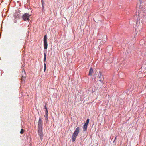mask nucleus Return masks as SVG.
Listing matches in <instances>:
<instances>
[{"label":"nucleus","mask_w":146,"mask_h":146,"mask_svg":"<svg viewBox=\"0 0 146 146\" xmlns=\"http://www.w3.org/2000/svg\"><path fill=\"white\" fill-rule=\"evenodd\" d=\"M79 131L80 128L79 127H78L75 129L72 136V139L73 142H74L75 141L76 137L78 135Z\"/></svg>","instance_id":"f257e3e1"},{"label":"nucleus","mask_w":146,"mask_h":146,"mask_svg":"<svg viewBox=\"0 0 146 146\" xmlns=\"http://www.w3.org/2000/svg\"><path fill=\"white\" fill-rule=\"evenodd\" d=\"M31 16V15H29L28 13H25L23 15L22 18L25 21H30L29 18Z\"/></svg>","instance_id":"f03ea898"},{"label":"nucleus","mask_w":146,"mask_h":146,"mask_svg":"<svg viewBox=\"0 0 146 146\" xmlns=\"http://www.w3.org/2000/svg\"><path fill=\"white\" fill-rule=\"evenodd\" d=\"M47 38L46 35H45L44 38V47L45 49H47L48 46L47 42Z\"/></svg>","instance_id":"7ed1b4c3"},{"label":"nucleus","mask_w":146,"mask_h":146,"mask_svg":"<svg viewBox=\"0 0 146 146\" xmlns=\"http://www.w3.org/2000/svg\"><path fill=\"white\" fill-rule=\"evenodd\" d=\"M43 122L41 117H39L38 126V129H42Z\"/></svg>","instance_id":"20e7f679"},{"label":"nucleus","mask_w":146,"mask_h":146,"mask_svg":"<svg viewBox=\"0 0 146 146\" xmlns=\"http://www.w3.org/2000/svg\"><path fill=\"white\" fill-rule=\"evenodd\" d=\"M42 129H38V133L40 137V139L42 141L43 139V136Z\"/></svg>","instance_id":"39448f33"},{"label":"nucleus","mask_w":146,"mask_h":146,"mask_svg":"<svg viewBox=\"0 0 146 146\" xmlns=\"http://www.w3.org/2000/svg\"><path fill=\"white\" fill-rule=\"evenodd\" d=\"M22 72L21 73V75L22 76L21 80H22L21 82H23L24 81V82H25V79L26 77V73L24 70H22Z\"/></svg>","instance_id":"423d86ee"},{"label":"nucleus","mask_w":146,"mask_h":146,"mask_svg":"<svg viewBox=\"0 0 146 146\" xmlns=\"http://www.w3.org/2000/svg\"><path fill=\"white\" fill-rule=\"evenodd\" d=\"M93 72V69L92 68H91L89 70V73L88 74V75L90 76L92 75Z\"/></svg>","instance_id":"0eeeda50"},{"label":"nucleus","mask_w":146,"mask_h":146,"mask_svg":"<svg viewBox=\"0 0 146 146\" xmlns=\"http://www.w3.org/2000/svg\"><path fill=\"white\" fill-rule=\"evenodd\" d=\"M99 72L100 73H101L100 72ZM102 76H102V75L101 74H100L98 75V80L100 81L101 82H102Z\"/></svg>","instance_id":"6e6552de"},{"label":"nucleus","mask_w":146,"mask_h":146,"mask_svg":"<svg viewBox=\"0 0 146 146\" xmlns=\"http://www.w3.org/2000/svg\"><path fill=\"white\" fill-rule=\"evenodd\" d=\"M87 126L86 125H84L83 126V131H85L87 130Z\"/></svg>","instance_id":"1a4fd4ad"},{"label":"nucleus","mask_w":146,"mask_h":146,"mask_svg":"<svg viewBox=\"0 0 146 146\" xmlns=\"http://www.w3.org/2000/svg\"><path fill=\"white\" fill-rule=\"evenodd\" d=\"M45 113H45L46 114H45V115H44V116L45 117H46V119H47L48 118V111H46V112H45Z\"/></svg>","instance_id":"9d476101"},{"label":"nucleus","mask_w":146,"mask_h":146,"mask_svg":"<svg viewBox=\"0 0 146 146\" xmlns=\"http://www.w3.org/2000/svg\"><path fill=\"white\" fill-rule=\"evenodd\" d=\"M89 121V119H87L86 123H85L84 124L85 125H86L88 126Z\"/></svg>","instance_id":"9b49d317"},{"label":"nucleus","mask_w":146,"mask_h":146,"mask_svg":"<svg viewBox=\"0 0 146 146\" xmlns=\"http://www.w3.org/2000/svg\"><path fill=\"white\" fill-rule=\"evenodd\" d=\"M24 131L23 129H22L20 131V133L21 134H22L24 133Z\"/></svg>","instance_id":"f8f14e48"},{"label":"nucleus","mask_w":146,"mask_h":146,"mask_svg":"<svg viewBox=\"0 0 146 146\" xmlns=\"http://www.w3.org/2000/svg\"><path fill=\"white\" fill-rule=\"evenodd\" d=\"M44 108L46 110H45V112H46V111H48V110H47V107H46V105L44 106Z\"/></svg>","instance_id":"ddd939ff"},{"label":"nucleus","mask_w":146,"mask_h":146,"mask_svg":"<svg viewBox=\"0 0 146 146\" xmlns=\"http://www.w3.org/2000/svg\"><path fill=\"white\" fill-rule=\"evenodd\" d=\"M42 10L43 12L44 13L45 12L44 7H43L42 8Z\"/></svg>","instance_id":"4468645a"},{"label":"nucleus","mask_w":146,"mask_h":146,"mask_svg":"<svg viewBox=\"0 0 146 146\" xmlns=\"http://www.w3.org/2000/svg\"><path fill=\"white\" fill-rule=\"evenodd\" d=\"M46 56H44V62H45L46 61Z\"/></svg>","instance_id":"2eb2a0df"},{"label":"nucleus","mask_w":146,"mask_h":146,"mask_svg":"<svg viewBox=\"0 0 146 146\" xmlns=\"http://www.w3.org/2000/svg\"><path fill=\"white\" fill-rule=\"evenodd\" d=\"M41 3H42V4H44V1H41Z\"/></svg>","instance_id":"dca6fc26"},{"label":"nucleus","mask_w":146,"mask_h":146,"mask_svg":"<svg viewBox=\"0 0 146 146\" xmlns=\"http://www.w3.org/2000/svg\"><path fill=\"white\" fill-rule=\"evenodd\" d=\"M44 56H46V54L44 52Z\"/></svg>","instance_id":"f3484780"},{"label":"nucleus","mask_w":146,"mask_h":146,"mask_svg":"<svg viewBox=\"0 0 146 146\" xmlns=\"http://www.w3.org/2000/svg\"><path fill=\"white\" fill-rule=\"evenodd\" d=\"M44 68H45L44 70H45L46 65L45 63L44 64Z\"/></svg>","instance_id":"a211bd4d"},{"label":"nucleus","mask_w":146,"mask_h":146,"mask_svg":"<svg viewBox=\"0 0 146 146\" xmlns=\"http://www.w3.org/2000/svg\"><path fill=\"white\" fill-rule=\"evenodd\" d=\"M141 0H139V1L140 2V3L141 4Z\"/></svg>","instance_id":"6ab92c4d"},{"label":"nucleus","mask_w":146,"mask_h":146,"mask_svg":"<svg viewBox=\"0 0 146 146\" xmlns=\"http://www.w3.org/2000/svg\"><path fill=\"white\" fill-rule=\"evenodd\" d=\"M116 137H115V138L114 139V141L113 142H114L115 141V140L116 139Z\"/></svg>","instance_id":"aec40b11"},{"label":"nucleus","mask_w":146,"mask_h":146,"mask_svg":"<svg viewBox=\"0 0 146 146\" xmlns=\"http://www.w3.org/2000/svg\"><path fill=\"white\" fill-rule=\"evenodd\" d=\"M42 7H44V4L42 5Z\"/></svg>","instance_id":"412c9836"},{"label":"nucleus","mask_w":146,"mask_h":146,"mask_svg":"<svg viewBox=\"0 0 146 146\" xmlns=\"http://www.w3.org/2000/svg\"><path fill=\"white\" fill-rule=\"evenodd\" d=\"M43 1V0H41V1Z\"/></svg>","instance_id":"4be33fe9"}]
</instances>
